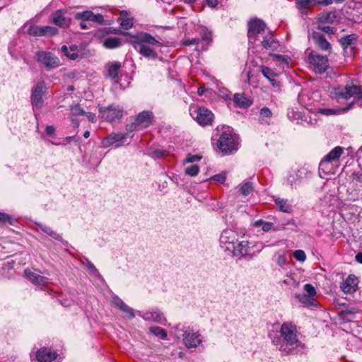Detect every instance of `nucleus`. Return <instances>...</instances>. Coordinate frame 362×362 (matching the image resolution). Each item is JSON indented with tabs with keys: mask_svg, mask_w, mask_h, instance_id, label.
<instances>
[{
	"mask_svg": "<svg viewBox=\"0 0 362 362\" xmlns=\"http://www.w3.org/2000/svg\"><path fill=\"white\" fill-rule=\"evenodd\" d=\"M134 48L142 56L153 59L158 57V54L154 47H160L161 43L147 33H139L132 36L129 41Z\"/></svg>",
	"mask_w": 362,
	"mask_h": 362,
	"instance_id": "1",
	"label": "nucleus"
},
{
	"mask_svg": "<svg viewBox=\"0 0 362 362\" xmlns=\"http://www.w3.org/2000/svg\"><path fill=\"white\" fill-rule=\"evenodd\" d=\"M281 337L283 338L281 342L276 344L279 350L285 354H288L300 344L297 338L296 327L291 322H286L281 325L280 329Z\"/></svg>",
	"mask_w": 362,
	"mask_h": 362,
	"instance_id": "2",
	"label": "nucleus"
},
{
	"mask_svg": "<svg viewBox=\"0 0 362 362\" xmlns=\"http://www.w3.org/2000/svg\"><path fill=\"white\" fill-rule=\"evenodd\" d=\"M189 113L192 117L201 126L211 124L214 120V115L213 112L203 106L191 105Z\"/></svg>",
	"mask_w": 362,
	"mask_h": 362,
	"instance_id": "3",
	"label": "nucleus"
},
{
	"mask_svg": "<svg viewBox=\"0 0 362 362\" xmlns=\"http://www.w3.org/2000/svg\"><path fill=\"white\" fill-rule=\"evenodd\" d=\"M343 153L344 148L342 147L337 146L334 148L320 161L319 165V170L326 175L334 173L332 170V163L338 161Z\"/></svg>",
	"mask_w": 362,
	"mask_h": 362,
	"instance_id": "4",
	"label": "nucleus"
},
{
	"mask_svg": "<svg viewBox=\"0 0 362 362\" xmlns=\"http://www.w3.org/2000/svg\"><path fill=\"white\" fill-rule=\"evenodd\" d=\"M35 60L42 65L47 71H50L60 66L59 59L54 54L50 52H36Z\"/></svg>",
	"mask_w": 362,
	"mask_h": 362,
	"instance_id": "5",
	"label": "nucleus"
},
{
	"mask_svg": "<svg viewBox=\"0 0 362 362\" xmlns=\"http://www.w3.org/2000/svg\"><path fill=\"white\" fill-rule=\"evenodd\" d=\"M238 144L230 132H223L217 141V147L225 153H231L238 148Z\"/></svg>",
	"mask_w": 362,
	"mask_h": 362,
	"instance_id": "6",
	"label": "nucleus"
},
{
	"mask_svg": "<svg viewBox=\"0 0 362 362\" xmlns=\"http://www.w3.org/2000/svg\"><path fill=\"white\" fill-rule=\"evenodd\" d=\"M99 112L103 119L110 123L117 122L123 115V108L120 105L112 104L107 107H100Z\"/></svg>",
	"mask_w": 362,
	"mask_h": 362,
	"instance_id": "7",
	"label": "nucleus"
},
{
	"mask_svg": "<svg viewBox=\"0 0 362 362\" xmlns=\"http://www.w3.org/2000/svg\"><path fill=\"white\" fill-rule=\"evenodd\" d=\"M335 93L338 98L362 99V88L353 83H347L343 88L337 89Z\"/></svg>",
	"mask_w": 362,
	"mask_h": 362,
	"instance_id": "8",
	"label": "nucleus"
},
{
	"mask_svg": "<svg viewBox=\"0 0 362 362\" xmlns=\"http://www.w3.org/2000/svg\"><path fill=\"white\" fill-rule=\"evenodd\" d=\"M308 61L310 64L313 66L315 73H324L329 67L327 57L314 51H311L308 54Z\"/></svg>",
	"mask_w": 362,
	"mask_h": 362,
	"instance_id": "9",
	"label": "nucleus"
},
{
	"mask_svg": "<svg viewBox=\"0 0 362 362\" xmlns=\"http://www.w3.org/2000/svg\"><path fill=\"white\" fill-rule=\"evenodd\" d=\"M238 240V234L233 230H224L220 237V245L225 250L230 252L234 249V245Z\"/></svg>",
	"mask_w": 362,
	"mask_h": 362,
	"instance_id": "10",
	"label": "nucleus"
},
{
	"mask_svg": "<svg viewBox=\"0 0 362 362\" xmlns=\"http://www.w3.org/2000/svg\"><path fill=\"white\" fill-rule=\"evenodd\" d=\"M247 26V37L250 42H255L257 40V36L264 33L266 28L265 23L259 19L250 21Z\"/></svg>",
	"mask_w": 362,
	"mask_h": 362,
	"instance_id": "11",
	"label": "nucleus"
},
{
	"mask_svg": "<svg viewBox=\"0 0 362 362\" xmlns=\"http://www.w3.org/2000/svg\"><path fill=\"white\" fill-rule=\"evenodd\" d=\"M138 315L146 321H153L161 325H165L166 322V319L163 314L158 309L145 313L139 311Z\"/></svg>",
	"mask_w": 362,
	"mask_h": 362,
	"instance_id": "12",
	"label": "nucleus"
},
{
	"mask_svg": "<svg viewBox=\"0 0 362 362\" xmlns=\"http://www.w3.org/2000/svg\"><path fill=\"white\" fill-rule=\"evenodd\" d=\"M46 90L44 81H40L37 83L32 92V103L37 107L40 108L43 103V94Z\"/></svg>",
	"mask_w": 362,
	"mask_h": 362,
	"instance_id": "13",
	"label": "nucleus"
},
{
	"mask_svg": "<svg viewBox=\"0 0 362 362\" xmlns=\"http://www.w3.org/2000/svg\"><path fill=\"white\" fill-rule=\"evenodd\" d=\"M153 119L154 116L152 111L144 110L137 115L135 121L137 127L141 130L151 124Z\"/></svg>",
	"mask_w": 362,
	"mask_h": 362,
	"instance_id": "14",
	"label": "nucleus"
},
{
	"mask_svg": "<svg viewBox=\"0 0 362 362\" xmlns=\"http://www.w3.org/2000/svg\"><path fill=\"white\" fill-rule=\"evenodd\" d=\"M358 279L354 274H349L341 284L340 288L345 293H354L358 287Z\"/></svg>",
	"mask_w": 362,
	"mask_h": 362,
	"instance_id": "15",
	"label": "nucleus"
},
{
	"mask_svg": "<svg viewBox=\"0 0 362 362\" xmlns=\"http://www.w3.org/2000/svg\"><path fill=\"white\" fill-rule=\"evenodd\" d=\"M183 341L185 345L188 348H196L202 341L201 335L198 333L185 332L183 334Z\"/></svg>",
	"mask_w": 362,
	"mask_h": 362,
	"instance_id": "16",
	"label": "nucleus"
},
{
	"mask_svg": "<svg viewBox=\"0 0 362 362\" xmlns=\"http://www.w3.org/2000/svg\"><path fill=\"white\" fill-rule=\"evenodd\" d=\"M122 64L119 62H109L105 66V76L112 80H115L119 77Z\"/></svg>",
	"mask_w": 362,
	"mask_h": 362,
	"instance_id": "17",
	"label": "nucleus"
},
{
	"mask_svg": "<svg viewBox=\"0 0 362 362\" xmlns=\"http://www.w3.org/2000/svg\"><path fill=\"white\" fill-rule=\"evenodd\" d=\"M125 139V134L121 133L111 134L103 141V145L104 147H108L115 144H117L115 146L118 147L119 146L120 144L124 142Z\"/></svg>",
	"mask_w": 362,
	"mask_h": 362,
	"instance_id": "18",
	"label": "nucleus"
},
{
	"mask_svg": "<svg viewBox=\"0 0 362 362\" xmlns=\"http://www.w3.org/2000/svg\"><path fill=\"white\" fill-rule=\"evenodd\" d=\"M249 249L247 241H238L234 245V249H231L230 252L233 254L234 257L241 258L247 254Z\"/></svg>",
	"mask_w": 362,
	"mask_h": 362,
	"instance_id": "19",
	"label": "nucleus"
},
{
	"mask_svg": "<svg viewBox=\"0 0 362 362\" xmlns=\"http://www.w3.org/2000/svg\"><path fill=\"white\" fill-rule=\"evenodd\" d=\"M76 19H82L83 21H90L98 23L103 22V16L101 14H95L90 11L77 13L75 15Z\"/></svg>",
	"mask_w": 362,
	"mask_h": 362,
	"instance_id": "20",
	"label": "nucleus"
},
{
	"mask_svg": "<svg viewBox=\"0 0 362 362\" xmlns=\"http://www.w3.org/2000/svg\"><path fill=\"white\" fill-rule=\"evenodd\" d=\"M57 357V354L49 349L42 348L36 354L39 362H52Z\"/></svg>",
	"mask_w": 362,
	"mask_h": 362,
	"instance_id": "21",
	"label": "nucleus"
},
{
	"mask_svg": "<svg viewBox=\"0 0 362 362\" xmlns=\"http://www.w3.org/2000/svg\"><path fill=\"white\" fill-rule=\"evenodd\" d=\"M52 18L53 23L61 28L69 26L71 21L69 18H67L64 16V13L61 10H58L53 13Z\"/></svg>",
	"mask_w": 362,
	"mask_h": 362,
	"instance_id": "22",
	"label": "nucleus"
},
{
	"mask_svg": "<svg viewBox=\"0 0 362 362\" xmlns=\"http://www.w3.org/2000/svg\"><path fill=\"white\" fill-rule=\"evenodd\" d=\"M27 278L33 284L45 286L48 284V279L28 269L25 270Z\"/></svg>",
	"mask_w": 362,
	"mask_h": 362,
	"instance_id": "23",
	"label": "nucleus"
},
{
	"mask_svg": "<svg viewBox=\"0 0 362 362\" xmlns=\"http://www.w3.org/2000/svg\"><path fill=\"white\" fill-rule=\"evenodd\" d=\"M112 303L122 312L127 313L129 318L132 319L135 317L134 310L125 304L124 302L119 297H113Z\"/></svg>",
	"mask_w": 362,
	"mask_h": 362,
	"instance_id": "24",
	"label": "nucleus"
},
{
	"mask_svg": "<svg viewBox=\"0 0 362 362\" xmlns=\"http://www.w3.org/2000/svg\"><path fill=\"white\" fill-rule=\"evenodd\" d=\"M313 39L316 45L322 50H329L331 48L329 42L325 39V36L319 33H313Z\"/></svg>",
	"mask_w": 362,
	"mask_h": 362,
	"instance_id": "25",
	"label": "nucleus"
},
{
	"mask_svg": "<svg viewBox=\"0 0 362 362\" xmlns=\"http://www.w3.org/2000/svg\"><path fill=\"white\" fill-rule=\"evenodd\" d=\"M262 46L272 51L276 50L279 46L278 42L273 37L272 33L267 34L262 41Z\"/></svg>",
	"mask_w": 362,
	"mask_h": 362,
	"instance_id": "26",
	"label": "nucleus"
},
{
	"mask_svg": "<svg viewBox=\"0 0 362 362\" xmlns=\"http://www.w3.org/2000/svg\"><path fill=\"white\" fill-rule=\"evenodd\" d=\"M233 100L238 107L240 108H247L252 104L251 100L247 98L244 94L235 93L234 95Z\"/></svg>",
	"mask_w": 362,
	"mask_h": 362,
	"instance_id": "27",
	"label": "nucleus"
},
{
	"mask_svg": "<svg viewBox=\"0 0 362 362\" xmlns=\"http://www.w3.org/2000/svg\"><path fill=\"white\" fill-rule=\"evenodd\" d=\"M260 69L263 76L267 78L274 86H278L277 81L275 78L276 74L273 70L265 66H262Z\"/></svg>",
	"mask_w": 362,
	"mask_h": 362,
	"instance_id": "28",
	"label": "nucleus"
},
{
	"mask_svg": "<svg viewBox=\"0 0 362 362\" xmlns=\"http://www.w3.org/2000/svg\"><path fill=\"white\" fill-rule=\"evenodd\" d=\"M272 113L269 108L264 107L260 110L259 122L262 124H269Z\"/></svg>",
	"mask_w": 362,
	"mask_h": 362,
	"instance_id": "29",
	"label": "nucleus"
},
{
	"mask_svg": "<svg viewBox=\"0 0 362 362\" xmlns=\"http://www.w3.org/2000/svg\"><path fill=\"white\" fill-rule=\"evenodd\" d=\"M358 39V35L356 34H351L342 37L339 40L340 45L343 47L344 49H347L349 46L354 45Z\"/></svg>",
	"mask_w": 362,
	"mask_h": 362,
	"instance_id": "30",
	"label": "nucleus"
},
{
	"mask_svg": "<svg viewBox=\"0 0 362 362\" xmlns=\"http://www.w3.org/2000/svg\"><path fill=\"white\" fill-rule=\"evenodd\" d=\"M303 173V170L301 169H298L296 170L291 171L288 175V182L290 183L291 186H293V185H296L302 180Z\"/></svg>",
	"mask_w": 362,
	"mask_h": 362,
	"instance_id": "31",
	"label": "nucleus"
},
{
	"mask_svg": "<svg viewBox=\"0 0 362 362\" xmlns=\"http://www.w3.org/2000/svg\"><path fill=\"white\" fill-rule=\"evenodd\" d=\"M122 40L119 37H107L103 41V46L107 49H114L120 47Z\"/></svg>",
	"mask_w": 362,
	"mask_h": 362,
	"instance_id": "32",
	"label": "nucleus"
},
{
	"mask_svg": "<svg viewBox=\"0 0 362 362\" xmlns=\"http://www.w3.org/2000/svg\"><path fill=\"white\" fill-rule=\"evenodd\" d=\"M336 18L335 12L329 11L320 14L317 19L320 23H333Z\"/></svg>",
	"mask_w": 362,
	"mask_h": 362,
	"instance_id": "33",
	"label": "nucleus"
},
{
	"mask_svg": "<svg viewBox=\"0 0 362 362\" xmlns=\"http://www.w3.org/2000/svg\"><path fill=\"white\" fill-rule=\"evenodd\" d=\"M275 204L281 211L285 213H290L291 211V206L287 200L277 198L275 199Z\"/></svg>",
	"mask_w": 362,
	"mask_h": 362,
	"instance_id": "34",
	"label": "nucleus"
},
{
	"mask_svg": "<svg viewBox=\"0 0 362 362\" xmlns=\"http://www.w3.org/2000/svg\"><path fill=\"white\" fill-rule=\"evenodd\" d=\"M149 332L154 336L159 337L160 339H164L167 337V332L157 326H153L149 328Z\"/></svg>",
	"mask_w": 362,
	"mask_h": 362,
	"instance_id": "35",
	"label": "nucleus"
},
{
	"mask_svg": "<svg viewBox=\"0 0 362 362\" xmlns=\"http://www.w3.org/2000/svg\"><path fill=\"white\" fill-rule=\"evenodd\" d=\"M254 189L253 184L251 182L244 183L240 188L241 194L244 196L249 195Z\"/></svg>",
	"mask_w": 362,
	"mask_h": 362,
	"instance_id": "36",
	"label": "nucleus"
},
{
	"mask_svg": "<svg viewBox=\"0 0 362 362\" xmlns=\"http://www.w3.org/2000/svg\"><path fill=\"white\" fill-rule=\"evenodd\" d=\"M42 26L31 25L28 30V33L32 36H43Z\"/></svg>",
	"mask_w": 362,
	"mask_h": 362,
	"instance_id": "37",
	"label": "nucleus"
},
{
	"mask_svg": "<svg viewBox=\"0 0 362 362\" xmlns=\"http://www.w3.org/2000/svg\"><path fill=\"white\" fill-rule=\"evenodd\" d=\"M298 8H306L315 5L316 0H296Z\"/></svg>",
	"mask_w": 362,
	"mask_h": 362,
	"instance_id": "38",
	"label": "nucleus"
},
{
	"mask_svg": "<svg viewBox=\"0 0 362 362\" xmlns=\"http://www.w3.org/2000/svg\"><path fill=\"white\" fill-rule=\"evenodd\" d=\"M304 290L307 293V296L306 295L303 296L304 298H307L308 297L312 298L314 296H315V294H316L315 288L310 284H306L304 286Z\"/></svg>",
	"mask_w": 362,
	"mask_h": 362,
	"instance_id": "39",
	"label": "nucleus"
},
{
	"mask_svg": "<svg viewBox=\"0 0 362 362\" xmlns=\"http://www.w3.org/2000/svg\"><path fill=\"white\" fill-rule=\"evenodd\" d=\"M43 36H53L57 34L58 29L52 26H42Z\"/></svg>",
	"mask_w": 362,
	"mask_h": 362,
	"instance_id": "40",
	"label": "nucleus"
},
{
	"mask_svg": "<svg viewBox=\"0 0 362 362\" xmlns=\"http://www.w3.org/2000/svg\"><path fill=\"white\" fill-rule=\"evenodd\" d=\"M62 52L71 59H76L78 57V54L77 52H72L70 51L69 48L66 45H63L61 48Z\"/></svg>",
	"mask_w": 362,
	"mask_h": 362,
	"instance_id": "41",
	"label": "nucleus"
},
{
	"mask_svg": "<svg viewBox=\"0 0 362 362\" xmlns=\"http://www.w3.org/2000/svg\"><path fill=\"white\" fill-rule=\"evenodd\" d=\"M120 25L124 30H128L133 26V19L129 18H119Z\"/></svg>",
	"mask_w": 362,
	"mask_h": 362,
	"instance_id": "42",
	"label": "nucleus"
},
{
	"mask_svg": "<svg viewBox=\"0 0 362 362\" xmlns=\"http://www.w3.org/2000/svg\"><path fill=\"white\" fill-rule=\"evenodd\" d=\"M13 221V218L11 216L0 212V224H6L9 223L12 224Z\"/></svg>",
	"mask_w": 362,
	"mask_h": 362,
	"instance_id": "43",
	"label": "nucleus"
},
{
	"mask_svg": "<svg viewBox=\"0 0 362 362\" xmlns=\"http://www.w3.org/2000/svg\"><path fill=\"white\" fill-rule=\"evenodd\" d=\"M287 116L291 120H298L301 118V113L298 111H295L293 109H289L287 112Z\"/></svg>",
	"mask_w": 362,
	"mask_h": 362,
	"instance_id": "44",
	"label": "nucleus"
},
{
	"mask_svg": "<svg viewBox=\"0 0 362 362\" xmlns=\"http://www.w3.org/2000/svg\"><path fill=\"white\" fill-rule=\"evenodd\" d=\"M199 171V168L197 165H192L185 169V173L190 176H196Z\"/></svg>",
	"mask_w": 362,
	"mask_h": 362,
	"instance_id": "45",
	"label": "nucleus"
},
{
	"mask_svg": "<svg viewBox=\"0 0 362 362\" xmlns=\"http://www.w3.org/2000/svg\"><path fill=\"white\" fill-rule=\"evenodd\" d=\"M150 154L154 158H163L167 155L166 151L161 149L153 150L150 152Z\"/></svg>",
	"mask_w": 362,
	"mask_h": 362,
	"instance_id": "46",
	"label": "nucleus"
},
{
	"mask_svg": "<svg viewBox=\"0 0 362 362\" xmlns=\"http://www.w3.org/2000/svg\"><path fill=\"white\" fill-rule=\"evenodd\" d=\"M293 257L300 262H304L306 259L305 253L303 250H297L293 253Z\"/></svg>",
	"mask_w": 362,
	"mask_h": 362,
	"instance_id": "47",
	"label": "nucleus"
},
{
	"mask_svg": "<svg viewBox=\"0 0 362 362\" xmlns=\"http://www.w3.org/2000/svg\"><path fill=\"white\" fill-rule=\"evenodd\" d=\"M211 179L217 182L223 184L226 180V173L223 172L222 173L215 175L211 177Z\"/></svg>",
	"mask_w": 362,
	"mask_h": 362,
	"instance_id": "48",
	"label": "nucleus"
},
{
	"mask_svg": "<svg viewBox=\"0 0 362 362\" xmlns=\"http://www.w3.org/2000/svg\"><path fill=\"white\" fill-rule=\"evenodd\" d=\"M71 112L73 115H83L86 114V112L79 105L72 107Z\"/></svg>",
	"mask_w": 362,
	"mask_h": 362,
	"instance_id": "49",
	"label": "nucleus"
},
{
	"mask_svg": "<svg viewBox=\"0 0 362 362\" xmlns=\"http://www.w3.org/2000/svg\"><path fill=\"white\" fill-rule=\"evenodd\" d=\"M338 111H339L338 110H334V109L322 108V109H320L319 112H320L323 115H331L336 114L337 112H338Z\"/></svg>",
	"mask_w": 362,
	"mask_h": 362,
	"instance_id": "50",
	"label": "nucleus"
},
{
	"mask_svg": "<svg viewBox=\"0 0 362 362\" xmlns=\"http://www.w3.org/2000/svg\"><path fill=\"white\" fill-rule=\"evenodd\" d=\"M317 28L326 33H328V34H334L335 32V29L333 27H330V26L319 25Z\"/></svg>",
	"mask_w": 362,
	"mask_h": 362,
	"instance_id": "51",
	"label": "nucleus"
},
{
	"mask_svg": "<svg viewBox=\"0 0 362 362\" xmlns=\"http://www.w3.org/2000/svg\"><path fill=\"white\" fill-rule=\"evenodd\" d=\"M201 159V157L197 155L188 154L186 157L185 161L187 163H194Z\"/></svg>",
	"mask_w": 362,
	"mask_h": 362,
	"instance_id": "52",
	"label": "nucleus"
},
{
	"mask_svg": "<svg viewBox=\"0 0 362 362\" xmlns=\"http://www.w3.org/2000/svg\"><path fill=\"white\" fill-rule=\"evenodd\" d=\"M126 129L127 132H132L134 131L141 130V129L137 127L136 121H134V122H132L131 124H127L126 127Z\"/></svg>",
	"mask_w": 362,
	"mask_h": 362,
	"instance_id": "53",
	"label": "nucleus"
},
{
	"mask_svg": "<svg viewBox=\"0 0 362 362\" xmlns=\"http://www.w3.org/2000/svg\"><path fill=\"white\" fill-rule=\"evenodd\" d=\"M199 43H201V40L199 39V38H192V39H188V40H186L185 42H184V45H199Z\"/></svg>",
	"mask_w": 362,
	"mask_h": 362,
	"instance_id": "54",
	"label": "nucleus"
},
{
	"mask_svg": "<svg viewBox=\"0 0 362 362\" xmlns=\"http://www.w3.org/2000/svg\"><path fill=\"white\" fill-rule=\"evenodd\" d=\"M274 226V223L272 222H265L264 221L262 224V230L265 232L269 231Z\"/></svg>",
	"mask_w": 362,
	"mask_h": 362,
	"instance_id": "55",
	"label": "nucleus"
},
{
	"mask_svg": "<svg viewBox=\"0 0 362 362\" xmlns=\"http://www.w3.org/2000/svg\"><path fill=\"white\" fill-rule=\"evenodd\" d=\"M38 226L40 227L42 231L47 233V235H49L51 231L52 230V229L50 227L47 226L45 225L38 224Z\"/></svg>",
	"mask_w": 362,
	"mask_h": 362,
	"instance_id": "56",
	"label": "nucleus"
},
{
	"mask_svg": "<svg viewBox=\"0 0 362 362\" xmlns=\"http://www.w3.org/2000/svg\"><path fill=\"white\" fill-rule=\"evenodd\" d=\"M286 262V258L284 255H280L277 258V264L280 266L285 264Z\"/></svg>",
	"mask_w": 362,
	"mask_h": 362,
	"instance_id": "57",
	"label": "nucleus"
},
{
	"mask_svg": "<svg viewBox=\"0 0 362 362\" xmlns=\"http://www.w3.org/2000/svg\"><path fill=\"white\" fill-rule=\"evenodd\" d=\"M333 0L316 1L315 5L328 6L332 4Z\"/></svg>",
	"mask_w": 362,
	"mask_h": 362,
	"instance_id": "58",
	"label": "nucleus"
},
{
	"mask_svg": "<svg viewBox=\"0 0 362 362\" xmlns=\"http://www.w3.org/2000/svg\"><path fill=\"white\" fill-rule=\"evenodd\" d=\"M55 129L53 126H47L45 132L47 135L52 136L54 134Z\"/></svg>",
	"mask_w": 362,
	"mask_h": 362,
	"instance_id": "59",
	"label": "nucleus"
},
{
	"mask_svg": "<svg viewBox=\"0 0 362 362\" xmlns=\"http://www.w3.org/2000/svg\"><path fill=\"white\" fill-rule=\"evenodd\" d=\"M49 235L51 236L52 238H54L55 240H62L61 235L53 230L51 231V233Z\"/></svg>",
	"mask_w": 362,
	"mask_h": 362,
	"instance_id": "60",
	"label": "nucleus"
},
{
	"mask_svg": "<svg viewBox=\"0 0 362 362\" xmlns=\"http://www.w3.org/2000/svg\"><path fill=\"white\" fill-rule=\"evenodd\" d=\"M206 1L208 6L212 8L216 7L219 3L218 0H206Z\"/></svg>",
	"mask_w": 362,
	"mask_h": 362,
	"instance_id": "61",
	"label": "nucleus"
},
{
	"mask_svg": "<svg viewBox=\"0 0 362 362\" xmlns=\"http://www.w3.org/2000/svg\"><path fill=\"white\" fill-rule=\"evenodd\" d=\"M87 117H88V120L92 122H95V121H96V116L94 113L88 112L87 115Z\"/></svg>",
	"mask_w": 362,
	"mask_h": 362,
	"instance_id": "62",
	"label": "nucleus"
},
{
	"mask_svg": "<svg viewBox=\"0 0 362 362\" xmlns=\"http://www.w3.org/2000/svg\"><path fill=\"white\" fill-rule=\"evenodd\" d=\"M355 259L358 263L362 264V252H358L355 256Z\"/></svg>",
	"mask_w": 362,
	"mask_h": 362,
	"instance_id": "63",
	"label": "nucleus"
},
{
	"mask_svg": "<svg viewBox=\"0 0 362 362\" xmlns=\"http://www.w3.org/2000/svg\"><path fill=\"white\" fill-rule=\"evenodd\" d=\"M211 38L210 35H205L204 37H203L202 40H201V43H202L203 41L206 42V43H209L211 41Z\"/></svg>",
	"mask_w": 362,
	"mask_h": 362,
	"instance_id": "64",
	"label": "nucleus"
}]
</instances>
